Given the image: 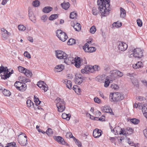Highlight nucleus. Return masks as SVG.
<instances>
[{"label": "nucleus", "instance_id": "1", "mask_svg": "<svg viewBox=\"0 0 147 147\" xmlns=\"http://www.w3.org/2000/svg\"><path fill=\"white\" fill-rule=\"evenodd\" d=\"M110 0H98L97 3L99 6L98 9L102 16H105L109 14L110 11Z\"/></svg>", "mask_w": 147, "mask_h": 147}, {"label": "nucleus", "instance_id": "2", "mask_svg": "<svg viewBox=\"0 0 147 147\" xmlns=\"http://www.w3.org/2000/svg\"><path fill=\"white\" fill-rule=\"evenodd\" d=\"M111 131L113 133L115 131H116V133L118 134V131L117 129H119L120 131L119 132L120 135L123 134L125 136H127L131 135L133 133L134 130L132 128L129 127H127L125 129L121 128L119 127V126L116 127L114 128L112 130L111 128Z\"/></svg>", "mask_w": 147, "mask_h": 147}, {"label": "nucleus", "instance_id": "3", "mask_svg": "<svg viewBox=\"0 0 147 147\" xmlns=\"http://www.w3.org/2000/svg\"><path fill=\"white\" fill-rule=\"evenodd\" d=\"M143 52L144 50L140 48L134 49L133 51H129V57H131L133 56L138 58H141L143 56Z\"/></svg>", "mask_w": 147, "mask_h": 147}, {"label": "nucleus", "instance_id": "4", "mask_svg": "<svg viewBox=\"0 0 147 147\" xmlns=\"http://www.w3.org/2000/svg\"><path fill=\"white\" fill-rule=\"evenodd\" d=\"M124 98L123 96L119 92L111 93L110 95V99L111 101H119Z\"/></svg>", "mask_w": 147, "mask_h": 147}, {"label": "nucleus", "instance_id": "5", "mask_svg": "<svg viewBox=\"0 0 147 147\" xmlns=\"http://www.w3.org/2000/svg\"><path fill=\"white\" fill-rule=\"evenodd\" d=\"M20 133L18 136V142L22 146H26L27 144V136L25 133L22 132Z\"/></svg>", "mask_w": 147, "mask_h": 147}, {"label": "nucleus", "instance_id": "6", "mask_svg": "<svg viewBox=\"0 0 147 147\" xmlns=\"http://www.w3.org/2000/svg\"><path fill=\"white\" fill-rule=\"evenodd\" d=\"M56 100L57 102L56 106L58 111L62 112L64 110L65 108V104L64 100L59 98H57Z\"/></svg>", "mask_w": 147, "mask_h": 147}, {"label": "nucleus", "instance_id": "7", "mask_svg": "<svg viewBox=\"0 0 147 147\" xmlns=\"http://www.w3.org/2000/svg\"><path fill=\"white\" fill-rule=\"evenodd\" d=\"M9 72L7 67L5 68L2 66L0 67V73H2L1 74V78L5 80L7 78H9L10 76L11 73L10 72Z\"/></svg>", "mask_w": 147, "mask_h": 147}, {"label": "nucleus", "instance_id": "8", "mask_svg": "<svg viewBox=\"0 0 147 147\" xmlns=\"http://www.w3.org/2000/svg\"><path fill=\"white\" fill-rule=\"evenodd\" d=\"M56 35L59 40L63 42L65 41L68 38L66 33L61 30H58L56 32Z\"/></svg>", "mask_w": 147, "mask_h": 147}, {"label": "nucleus", "instance_id": "9", "mask_svg": "<svg viewBox=\"0 0 147 147\" xmlns=\"http://www.w3.org/2000/svg\"><path fill=\"white\" fill-rule=\"evenodd\" d=\"M14 85L18 90L21 91H24L26 89V84L24 83H22L19 81H16Z\"/></svg>", "mask_w": 147, "mask_h": 147}, {"label": "nucleus", "instance_id": "10", "mask_svg": "<svg viewBox=\"0 0 147 147\" xmlns=\"http://www.w3.org/2000/svg\"><path fill=\"white\" fill-rule=\"evenodd\" d=\"M74 60L75 65L77 68H79L82 65L87 63L85 59H81L80 57H76Z\"/></svg>", "mask_w": 147, "mask_h": 147}, {"label": "nucleus", "instance_id": "11", "mask_svg": "<svg viewBox=\"0 0 147 147\" xmlns=\"http://www.w3.org/2000/svg\"><path fill=\"white\" fill-rule=\"evenodd\" d=\"M55 54L56 57L59 59H66L68 55L65 52L59 50L55 51Z\"/></svg>", "mask_w": 147, "mask_h": 147}, {"label": "nucleus", "instance_id": "12", "mask_svg": "<svg viewBox=\"0 0 147 147\" xmlns=\"http://www.w3.org/2000/svg\"><path fill=\"white\" fill-rule=\"evenodd\" d=\"M74 82L76 84H80L83 82V77L80 73H77L75 75Z\"/></svg>", "mask_w": 147, "mask_h": 147}, {"label": "nucleus", "instance_id": "13", "mask_svg": "<svg viewBox=\"0 0 147 147\" xmlns=\"http://www.w3.org/2000/svg\"><path fill=\"white\" fill-rule=\"evenodd\" d=\"M110 74L111 75V76L113 78L117 77V76L120 77H122L123 75L122 72H120L117 70H114L110 71Z\"/></svg>", "mask_w": 147, "mask_h": 147}, {"label": "nucleus", "instance_id": "14", "mask_svg": "<svg viewBox=\"0 0 147 147\" xmlns=\"http://www.w3.org/2000/svg\"><path fill=\"white\" fill-rule=\"evenodd\" d=\"M118 49L119 50L121 51H125L127 48V45L125 43L121 42H118Z\"/></svg>", "mask_w": 147, "mask_h": 147}, {"label": "nucleus", "instance_id": "15", "mask_svg": "<svg viewBox=\"0 0 147 147\" xmlns=\"http://www.w3.org/2000/svg\"><path fill=\"white\" fill-rule=\"evenodd\" d=\"M37 85L39 88H42V89L44 90L45 92L47 91L48 90V86L43 81H39L38 82Z\"/></svg>", "mask_w": 147, "mask_h": 147}, {"label": "nucleus", "instance_id": "16", "mask_svg": "<svg viewBox=\"0 0 147 147\" xmlns=\"http://www.w3.org/2000/svg\"><path fill=\"white\" fill-rule=\"evenodd\" d=\"M71 26L73 27L76 31H79L81 29V25L78 23L76 22H71Z\"/></svg>", "mask_w": 147, "mask_h": 147}, {"label": "nucleus", "instance_id": "17", "mask_svg": "<svg viewBox=\"0 0 147 147\" xmlns=\"http://www.w3.org/2000/svg\"><path fill=\"white\" fill-rule=\"evenodd\" d=\"M101 132V130L96 129L93 131V135L95 138H99L102 135Z\"/></svg>", "mask_w": 147, "mask_h": 147}, {"label": "nucleus", "instance_id": "18", "mask_svg": "<svg viewBox=\"0 0 147 147\" xmlns=\"http://www.w3.org/2000/svg\"><path fill=\"white\" fill-rule=\"evenodd\" d=\"M54 139L59 143L63 145L65 144V142L64 139L60 136H55L54 137Z\"/></svg>", "mask_w": 147, "mask_h": 147}, {"label": "nucleus", "instance_id": "19", "mask_svg": "<svg viewBox=\"0 0 147 147\" xmlns=\"http://www.w3.org/2000/svg\"><path fill=\"white\" fill-rule=\"evenodd\" d=\"M63 82L66 84L67 87V88L69 89H71L72 83L70 80H68L67 79H65L64 80H63Z\"/></svg>", "mask_w": 147, "mask_h": 147}, {"label": "nucleus", "instance_id": "20", "mask_svg": "<svg viewBox=\"0 0 147 147\" xmlns=\"http://www.w3.org/2000/svg\"><path fill=\"white\" fill-rule=\"evenodd\" d=\"M53 9V8L50 6H46L43 9L42 11L44 13H49Z\"/></svg>", "mask_w": 147, "mask_h": 147}, {"label": "nucleus", "instance_id": "21", "mask_svg": "<svg viewBox=\"0 0 147 147\" xmlns=\"http://www.w3.org/2000/svg\"><path fill=\"white\" fill-rule=\"evenodd\" d=\"M64 68L63 65H58L56 66L55 68V71L57 72H59L62 71Z\"/></svg>", "mask_w": 147, "mask_h": 147}, {"label": "nucleus", "instance_id": "22", "mask_svg": "<svg viewBox=\"0 0 147 147\" xmlns=\"http://www.w3.org/2000/svg\"><path fill=\"white\" fill-rule=\"evenodd\" d=\"M143 66V64L140 61L138 62L136 64L133 65V67L134 69L139 68L140 67H142Z\"/></svg>", "mask_w": 147, "mask_h": 147}, {"label": "nucleus", "instance_id": "23", "mask_svg": "<svg viewBox=\"0 0 147 147\" xmlns=\"http://www.w3.org/2000/svg\"><path fill=\"white\" fill-rule=\"evenodd\" d=\"M120 17L124 18L126 16V12L125 10L122 7L120 8Z\"/></svg>", "mask_w": 147, "mask_h": 147}, {"label": "nucleus", "instance_id": "24", "mask_svg": "<svg viewBox=\"0 0 147 147\" xmlns=\"http://www.w3.org/2000/svg\"><path fill=\"white\" fill-rule=\"evenodd\" d=\"M62 7L65 10H67L69 7L70 4L69 2L63 3L61 4Z\"/></svg>", "mask_w": 147, "mask_h": 147}, {"label": "nucleus", "instance_id": "25", "mask_svg": "<svg viewBox=\"0 0 147 147\" xmlns=\"http://www.w3.org/2000/svg\"><path fill=\"white\" fill-rule=\"evenodd\" d=\"M110 77L108 76L106 77L105 80V82L104 86L105 87H107L109 85L110 82Z\"/></svg>", "mask_w": 147, "mask_h": 147}, {"label": "nucleus", "instance_id": "26", "mask_svg": "<svg viewBox=\"0 0 147 147\" xmlns=\"http://www.w3.org/2000/svg\"><path fill=\"white\" fill-rule=\"evenodd\" d=\"M27 77H31L32 76V72L29 70L26 69L24 73Z\"/></svg>", "mask_w": 147, "mask_h": 147}, {"label": "nucleus", "instance_id": "27", "mask_svg": "<svg viewBox=\"0 0 147 147\" xmlns=\"http://www.w3.org/2000/svg\"><path fill=\"white\" fill-rule=\"evenodd\" d=\"M62 117L63 119H65L66 120H69L70 117V114H66L65 113H63L62 115Z\"/></svg>", "mask_w": 147, "mask_h": 147}, {"label": "nucleus", "instance_id": "28", "mask_svg": "<svg viewBox=\"0 0 147 147\" xmlns=\"http://www.w3.org/2000/svg\"><path fill=\"white\" fill-rule=\"evenodd\" d=\"M141 107V108L142 107V111L144 115V114H146L147 113V105L144 104Z\"/></svg>", "mask_w": 147, "mask_h": 147}, {"label": "nucleus", "instance_id": "29", "mask_svg": "<svg viewBox=\"0 0 147 147\" xmlns=\"http://www.w3.org/2000/svg\"><path fill=\"white\" fill-rule=\"evenodd\" d=\"M85 69L87 72L89 71L91 73L93 72V68L91 65H89L86 66Z\"/></svg>", "mask_w": 147, "mask_h": 147}, {"label": "nucleus", "instance_id": "30", "mask_svg": "<svg viewBox=\"0 0 147 147\" xmlns=\"http://www.w3.org/2000/svg\"><path fill=\"white\" fill-rule=\"evenodd\" d=\"M110 108L107 106H105L103 108V111L104 112L106 113H111L110 111H112L110 109Z\"/></svg>", "mask_w": 147, "mask_h": 147}, {"label": "nucleus", "instance_id": "31", "mask_svg": "<svg viewBox=\"0 0 147 147\" xmlns=\"http://www.w3.org/2000/svg\"><path fill=\"white\" fill-rule=\"evenodd\" d=\"M77 16V13L75 12H73L71 13L69 17L71 19H75L76 18Z\"/></svg>", "mask_w": 147, "mask_h": 147}, {"label": "nucleus", "instance_id": "32", "mask_svg": "<svg viewBox=\"0 0 147 147\" xmlns=\"http://www.w3.org/2000/svg\"><path fill=\"white\" fill-rule=\"evenodd\" d=\"M58 17V16L57 14H52L49 16V19L50 20H52L56 19Z\"/></svg>", "mask_w": 147, "mask_h": 147}, {"label": "nucleus", "instance_id": "33", "mask_svg": "<svg viewBox=\"0 0 147 147\" xmlns=\"http://www.w3.org/2000/svg\"><path fill=\"white\" fill-rule=\"evenodd\" d=\"M3 93L5 96H9L11 94L10 91L8 90L4 89L3 91Z\"/></svg>", "mask_w": 147, "mask_h": 147}, {"label": "nucleus", "instance_id": "34", "mask_svg": "<svg viewBox=\"0 0 147 147\" xmlns=\"http://www.w3.org/2000/svg\"><path fill=\"white\" fill-rule=\"evenodd\" d=\"M92 12L94 15L96 16L98 13L99 11L96 8L93 7Z\"/></svg>", "mask_w": 147, "mask_h": 147}, {"label": "nucleus", "instance_id": "35", "mask_svg": "<svg viewBox=\"0 0 147 147\" xmlns=\"http://www.w3.org/2000/svg\"><path fill=\"white\" fill-rule=\"evenodd\" d=\"M96 31V28L94 26H92L90 29V32L92 34H94Z\"/></svg>", "mask_w": 147, "mask_h": 147}, {"label": "nucleus", "instance_id": "36", "mask_svg": "<svg viewBox=\"0 0 147 147\" xmlns=\"http://www.w3.org/2000/svg\"><path fill=\"white\" fill-rule=\"evenodd\" d=\"M47 134L49 136H51L53 134L52 130L50 128H48L46 131Z\"/></svg>", "mask_w": 147, "mask_h": 147}, {"label": "nucleus", "instance_id": "37", "mask_svg": "<svg viewBox=\"0 0 147 147\" xmlns=\"http://www.w3.org/2000/svg\"><path fill=\"white\" fill-rule=\"evenodd\" d=\"M26 104L28 107H30L32 106H34L33 103L32 102L31 100L29 99L27 100L26 102Z\"/></svg>", "mask_w": 147, "mask_h": 147}, {"label": "nucleus", "instance_id": "38", "mask_svg": "<svg viewBox=\"0 0 147 147\" xmlns=\"http://www.w3.org/2000/svg\"><path fill=\"white\" fill-rule=\"evenodd\" d=\"M130 121L133 123L134 124H138L139 122H140V121L139 120L135 118L131 119H130Z\"/></svg>", "mask_w": 147, "mask_h": 147}, {"label": "nucleus", "instance_id": "39", "mask_svg": "<svg viewBox=\"0 0 147 147\" xmlns=\"http://www.w3.org/2000/svg\"><path fill=\"white\" fill-rule=\"evenodd\" d=\"M113 26H115L116 28H119L121 26V23L118 22H115L113 24Z\"/></svg>", "mask_w": 147, "mask_h": 147}, {"label": "nucleus", "instance_id": "40", "mask_svg": "<svg viewBox=\"0 0 147 147\" xmlns=\"http://www.w3.org/2000/svg\"><path fill=\"white\" fill-rule=\"evenodd\" d=\"M75 40L72 38H71L69 39L67 43L69 45H72L75 44Z\"/></svg>", "mask_w": 147, "mask_h": 147}, {"label": "nucleus", "instance_id": "41", "mask_svg": "<svg viewBox=\"0 0 147 147\" xmlns=\"http://www.w3.org/2000/svg\"><path fill=\"white\" fill-rule=\"evenodd\" d=\"M93 69V72L94 71H98L100 69V68L99 66L95 65L93 66H92Z\"/></svg>", "mask_w": 147, "mask_h": 147}, {"label": "nucleus", "instance_id": "42", "mask_svg": "<svg viewBox=\"0 0 147 147\" xmlns=\"http://www.w3.org/2000/svg\"><path fill=\"white\" fill-rule=\"evenodd\" d=\"M83 47V49L86 52H88V51H89L88 49V48H89V45L87 43H85Z\"/></svg>", "mask_w": 147, "mask_h": 147}, {"label": "nucleus", "instance_id": "43", "mask_svg": "<svg viewBox=\"0 0 147 147\" xmlns=\"http://www.w3.org/2000/svg\"><path fill=\"white\" fill-rule=\"evenodd\" d=\"M40 3L38 0H35L32 3L33 5L35 7H37L39 6Z\"/></svg>", "mask_w": 147, "mask_h": 147}, {"label": "nucleus", "instance_id": "44", "mask_svg": "<svg viewBox=\"0 0 147 147\" xmlns=\"http://www.w3.org/2000/svg\"><path fill=\"white\" fill-rule=\"evenodd\" d=\"M19 71L21 73H24L25 70L26 69L25 68H24L21 66H19L18 67Z\"/></svg>", "mask_w": 147, "mask_h": 147}, {"label": "nucleus", "instance_id": "45", "mask_svg": "<svg viewBox=\"0 0 147 147\" xmlns=\"http://www.w3.org/2000/svg\"><path fill=\"white\" fill-rule=\"evenodd\" d=\"M65 136L67 138H73L74 136H73L72 133L69 131L67 132Z\"/></svg>", "mask_w": 147, "mask_h": 147}, {"label": "nucleus", "instance_id": "46", "mask_svg": "<svg viewBox=\"0 0 147 147\" xmlns=\"http://www.w3.org/2000/svg\"><path fill=\"white\" fill-rule=\"evenodd\" d=\"M34 101L36 103V105H39L41 102V101L39 100V98L35 96H34Z\"/></svg>", "mask_w": 147, "mask_h": 147}, {"label": "nucleus", "instance_id": "47", "mask_svg": "<svg viewBox=\"0 0 147 147\" xmlns=\"http://www.w3.org/2000/svg\"><path fill=\"white\" fill-rule=\"evenodd\" d=\"M88 49L89 51H88L87 52H93L95 51L96 50V48L94 47H90Z\"/></svg>", "mask_w": 147, "mask_h": 147}, {"label": "nucleus", "instance_id": "48", "mask_svg": "<svg viewBox=\"0 0 147 147\" xmlns=\"http://www.w3.org/2000/svg\"><path fill=\"white\" fill-rule=\"evenodd\" d=\"M73 139L75 140L76 144L79 147H81V144L78 140L76 139L74 137H73Z\"/></svg>", "mask_w": 147, "mask_h": 147}, {"label": "nucleus", "instance_id": "49", "mask_svg": "<svg viewBox=\"0 0 147 147\" xmlns=\"http://www.w3.org/2000/svg\"><path fill=\"white\" fill-rule=\"evenodd\" d=\"M16 143L15 142H11L9 143H8L7 146L6 147H15Z\"/></svg>", "mask_w": 147, "mask_h": 147}, {"label": "nucleus", "instance_id": "50", "mask_svg": "<svg viewBox=\"0 0 147 147\" xmlns=\"http://www.w3.org/2000/svg\"><path fill=\"white\" fill-rule=\"evenodd\" d=\"M41 19L43 22H45L48 19V17L46 15H44L41 16Z\"/></svg>", "mask_w": 147, "mask_h": 147}, {"label": "nucleus", "instance_id": "51", "mask_svg": "<svg viewBox=\"0 0 147 147\" xmlns=\"http://www.w3.org/2000/svg\"><path fill=\"white\" fill-rule=\"evenodd\" d=\"M18 29L20 31H24L26 30V27L22 25H20L18 26Z\"/></svg>", "mask_w": 147, "mask_h": 147}, {"label": "nucleus", "instance_id": "52", "mask_svg": "<svg viewBox=\"0 0 147 147\" xmlns=\"http://www.w3.org/2000/svg\"><path fill=\"white\" fill-rule=\"evenodd\" d=\"M111 87L114 90L117 89L119 88L117 85L115 84H113L111 85Z\"/></svg>", "mask_w": 147, "mask_h": 147}, {"label": "nucleus", "instance_id": "53", "mask_svg": "<svg viewBox=\"0 0 147 147\" xmlns=\"http://www.w3.org/2000/svg\"><path fill=\"white\" fill-rule=\"evenodd\" d=\"M24 55L25 57L29 58H31V56L30 53L27 51H25L24 54Z\"/></svg>", "mask_w": 147, "mask_h": 147}, {"label": "nucleus", "instance_id": "54", "mask_svg": "<svg viewBox=\"0 0 147 147\" xmlns=\"http://www.w3.org/2000/svg\"><path fill=\"white\" fill-rule=\"evenodd\" d=\"M137 22L138 26L141 27L142 26V20L140 19H138L137 20Z\"/></svg>", "mask_w": 147, "mask_h": 147}, {"label": "nucleus", "instance_id": "55", "mask_svg": "<svg viewBox=\"0 0 147 147\" xmlns=\"http://www.w3.org/2000/svg\"><path fill=\"white\" fill-rule=\"evenodd\" d=\"M2 37L3 39L4 40L7 39L8 37V36H7V34L5 32L2 33Z\"/></svg>", "mask_w": 147, "mask_h": 147}, {"label": "nucleus", "instance_id": "56", "mask_svg": "<svg viewBox=\"0 0 147 147\" xmlns=\"http://www.w3.org/2000/svg\"><path fill=\"white\" fill-rule=\"evenodd\" d=\"M94 100L95 102L99 103L100 102V100L97 97H96L94 98Z\"/></svg>", "mask_w": 147, "mask_h": 147}, {"label": "nucleus", "instance_id": "57", "mask_svg": "<svg viewBox=\"0 0 147 147\" xmlns=\"http://www.w3.org/2000/svg\"><path fill=\"white\" fill-rule=\"evenodd\" d=\"M105 117L104 116H102L100 118H97L96 119H98V120L100 121H103L105 120Z\"/></svg>", "mask_w": 147, "mask_h": 147}, {"label": "nucleus", "instance_id": "58", "mask_svg": "<svg viewBox=\"0 0 147 147\" xmlns=\"http://www.w3.org/2000/svg\"><path fill=\"white\" fill-rule=\"evenodd\" d=\"M64 59V62L66 63L67 64L70 63L71 61H69V59H68V57L66 58V59Z\"/></svg>", "mask_w": 147, "mask_h": 147}, {"label": "nucleus", "instance_id": "59", "mask_svg": "<svg viewBox=\"0 0 147 147\" xmlns=\"http://www.w3.org/2000/svg\"><path fill=\"white\" fill-rule=\"evenodd\" d=\"M25 77L22 76H20L18 78L19 80L20 81L23 82Z\"/></svg>", "mask_w": 147, "mask_h": 147}, {"label": "nucleus", "instance_id": "60", "mask_svg": "<svg viewBox=\"0 0 147 147\" xmlns=\"http://www.w3.org/2000/svg\"><path fill=\"white\" fill-rule=\"evenodd\" d=\"M81 72L82 74H87L88 72L86 71V70L84 69H83L81 70Z\"/></svg>", "mask_w": 147, "mask_h": 147}, {"label": "nucleus", "instance_id": "61", "mask_svg": "<svg viewBox=\"0 0 147 147\" xmlns=\"http://www.w3.org/2000/svg\"><path fill=\"white\" fill-rule=\"evenodd\" d=\"M143 132L145 137L147 138V129H144L143 131Z\"/></svg>", "mask_w": 147, "mask_h": 147}, {"label": "nucleus", "instance_id": "62", "mask_svg": "<svg viewBox=\"0 0 147 147\" xmlns=\"http://www.w3.org/2000/svg\"><path fill=\"white\" fill-rule=\"evenodd\" d=\"M127 75L128 76H129L130 77H133L134 76V74H133V73H127Z\"/></svg>", "mask_w": 147, "mask_h": 147}, {"label": "nucleus", "instance_id": "63", "mask_svg": "<svg viewBox=\"0 0 147 147\" xmlns=\"http://www.w3.org/2000/svg\"><path fill=\"white\" fill-rule=\"evenodd\" d=\"M144 85H145L147 87V81L145 80H143L142 81Z\"/></svg>", "mask_w": 147, "mask_h": 147}, {"label": "nucleus", "instance_id": "64", "mask_svg": "<svg viewBox=\"0 0 147 147\" xmlns=\"http://www.w3.org/2000/svg\"><path fill=\"white\" fill-rule=\"evenodd\" d=\"M30 79L27 78H26L25 77L23 82L26 83L28 82H30Z\"/></svg>", "mask_w": 147, "mask_h": 147}]
</instances>
